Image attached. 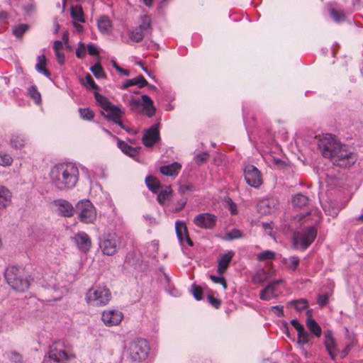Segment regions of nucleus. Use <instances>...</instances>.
Returning <instances> with one entry per match:
<instances>
[{"instance_id": "1", "label": "nucleus", "mask_w": 363, "mask_h": 363, "mask_svg": "<svg viewBox=\"0 0 363 363\" xmlns=\"http://www.w3.org/2000/svg\"><path fill=\"white\" fill-rule=\"evenodd\" d=\"M318 147L325 158L330 159L333 165L341 168H350L357 160V154L331 134H325L320 138Z\"/></svg>"}, {"instance_id": "2", "label": "nucleus", "mask_w": 363, "mask_h": 363, "mask_svg": "<svg viewBox=\"0 0 363 363\" xmlns=\"http://www.w3.org/2000/svg\"><path fill=\"white\" fill-rule=\"evenodd\" d=\"M79 169L74 164L60 163L52 167L50 177L52 184L60 191L74 188L79 179Z\"/></svg>"}, {"instance_id": "3", "label": "nucleus", "mask_w": 363, "mask_h": 363, "mask_svg": "<svg viewBox=\"0 0 363 363\" xmlns=\"http://www.w3.org/2000/svg\"><path fill=\"white\" fill-rule=\"evenodd\" d=\"M75 358L72 345L66 340H57L49 346L43 363H68Z\"/></svg>"}, {"instance_id": "4", "label": "nucleus", "mask_w": 363, "mask_h": 363, "mask_svg": "<svg viewBox=\"0 0 363 363\" xmlns=\"http://www.w3.org/2000/svg\"><path fill=\"white\" fill-rule=\"evenodd\" d=\"M150 350L148 342L143 338H137L130 342L127 353V361L140 363L145 360Z\"/></svg>"}, {"instance_id": "5", "label": "nucleus", "mask_w": 363, "mask_h": 363, "mask_svg": "<svg viewBox=\"0 0 363 363\" xmlns=\"http://www.w3.org/2000/svg\"><path fill=\"white\" fill-rule=\"evenodd\" d=\"M142 101L140 99L132 97L129 101V107L131 111L138 114H143L148 118L152 117L156 112L153 101L147 95L141 96Z\"/></svg>"}, {"instance_id": "6", "label": "nucleus", "mask_w": 363, "mask_h": 363, "mask_svg": "<svg viewBox=\"0 0 363 363\" xmlns=\"http://www.w3.org/2000/svg\"><path fill=\"white\" fill-rule=\"evenodd\" d=\"M4 276L7 284L16 291L23 292L29 287V281L23 277L19 269L16 267H8Z\"/></svg>"}, {"instance_id": "7", "label": "nucleus", "mask_w": 363, "mask_h": 363, "mask_svg": "<svg viewBox=\"0 0 363 363\" xmlns=\"http://www.w3.org/2000/svg\"><path fill=\"white\" fill-rule=\"evenodd\" d=\"M111 294L106 287L96 286L90 289L86 295L88 303L96 306H103L108 303Z\"/></svg>"}, {"instance_id": "8", "label": "nucleus", "mask_w": 363, "mask_h": 363, "mask_svg": "<svg viewBox=\"0 0 363 363\" xmlns=\"http://www.w3.org/2000/svg\"><path fill=\"white\" fill-rule=\"evenodd\" d=\"M75 213L84 223H93L96 218V211L92 203L87 199L81 200L75 206Z\"/></svg>"}, {"instance_id": "9", "label": "nucleus", "mask_w": 363, "mask_h": 363, "mask_svg": "<svg viewBox=\"0 0 363 363\" xmlns=\"http://www.w3.org/2000/svg\"><path fill=\"white\" fill-rule=\"evenodd\" d=\"M152 30L151 18L148 16L141 17V23L138 26L128 33L130 39L135 43L141 42L145 36L151 34Z\"/></svg>"}, {"instance_id": "10", "label": "nucleus", "mask_w": 363, "mask_h": 363, "mask_svg": "<svg viewBox=\"0 0 363 363\" xmlns=\"http://www.w3.org/2000/svg\"><path fill=\"white\" fill-rule=\"evenodd\" d=\"M244 177L246 183L252 187L258 188L262 184L260 171L252 164H247L245 167Z\"/></svg>"}, {"instance_id": "11", "label": "nucleus", "mask_w": 363, "mask_h": 363, "mask_svg": "<svg viewBox=\"0 0 363 363\" xmlns=\"http://www.w3.org/2000/svg\"><path fill=\"white\" fill-rule=\"evenodd\" d=\"M218 218L210 213H202L195 216L194 223L202 229L212 230L216 225Z\"/></svg>"}, {"instance_id": "12", "label": "nucleus", "mask_w": 363, "mask_h": 363, "mask_svg": "<svg viewBox=\"0 0 363 363\" xmlns=\"http://www.w3.org/2000/svg\"><path fill=\"white\" fill-rule=\"evenodd\" d=\"M279 201L277 198H266L257 203V210L260 214L268 215L274 213L279 208Z\"/></svg>"}, {"instance_id": "13", "label": "nucleus", "mask_w": 363, "mask_h": 363, "mask_svg": "<svg viewBox=\"0 0 363 363\" xmlns=\"http://www.w3.org/2000/svg\"><path fill=\"white\" fill-rule=\"evenodd\" d=\"M119 245V240L116 235H108L103 240L99 243V246L104 255L111 256L113 255L118 249Z\"/></svg>"}, {"instance_id": "14", "label": "nucleus", "mask_w": 363, "mask_h": 363, "mask_svg": "<svg viewBox=\"0 0 363 363\" xmlns=\"http://www.w3.org/2000/svg\"><path fill=\"white\" fill-rule=\"evenodd\" d=\"M317 235V230L314 226L306 228L303 233H298L294 238L298 240L303 250L307 249L313 242Z\"/></svg>"}, {"instance_id": "15", "label": "nucleus", "mask_w": 363, "mask_h": 363, "mask_svg": "<svg viewBox=\"0 0 363 363\" xmlns=\"http://www.w3.org/2000/svg\"><path fill=\"white\" fill-rule=\"evenodd\" d=\"M323 344L330 357L333 360H335L338 350L337 344L332 330H328L324 332Z\"/></svg>"}, {"instance_id": "16", "label": "nucleus", "mask_w": 363, "mask_h": 363, "mask_svg": "<svg viewBox=\"0 0 363 363\" xmlns=\"http://www.w3.org/2000/svg\"><path fill=\"white\" fill-rule=\"evenodd\" d=\"M160 139L159 124H155L145 131L142 140L145 146L151 147L157 143Z\"/></svg>"}, {"instance_id": "17", "label": "nucleus", "mask_w": 363, "mask_h": 363, "mask_svg": "<svg viewBox=\"0 0 363 363\" xmlns=\"http://www.w3.org/2000/svg\"><path fill=\"white\" fill-rule=\"evenodd\" d=\"M123 318V313L116 310L105 311L102 313L101 319L107 326L118 325Z\"/></svg>"}, {"instance_id": "18", "label": "nucleus", "mask_w": 363, "mask_h": 363, "mask_svg": "<svg viewBox=\"0 0 363 363\" xmlns=\"http://www.w3.org/2000/svg\"><path fill=\"white\" fill-rule=\"evenodd\" d=\"M53 203L57 207L59 214L62 216L72 217L75 213V208L67 200L57 199L54 201Z\"/></svg>"}, {"instance_id": "19", "label": "nucleus", "mask_w": 363, "mask_h": 363, "mask_svg": "<svg viewBox=\"0 0 363 363\" xmlns=\"http://www.w3.org/2000/svg\"><path fill=\"white\" fill-rule=\"evenodd\" d=\"M175 230L177 236L181 242L186 240L189 246L192 247L194 245V242L189 237V231L184 221H177L175 224Z\"/></svg>"}, {"instance_id": "20", "label": "nucleus", "mask_w": 363, "mask_h": 363, "mask_svg": "<svg viewBox=\"0 0 363 363\" xmlns=\"http://www.w3.org/2000/svg\"><path fill=\"white\" fill-rule=\"evenodd\" d=\"M101 113L108 121H113L121 118L124 114V112L118 106L113 104H111L106 110Z\"/></svg>"}, {"instance_id": "21", "label": "nucleus", "mask_w": 363, "mask_h": 363, "mask_svg": "<svg viewBox=\"0 0 363 363\" xmlns=\"http://www.w3.org/2000/svg\"><path fill=\"white\" fill-rule=\"evenodd\" d=\"M74 240L79 249L85 252L89 251L91 246V239L84 232L77 233L74 236Z\"/></svg>"}, {"instance_id": "22", "label": "nucleus", "mask_w": 363, "mask_h": 363, "mask_svg": "<svg viewBox=\"0 0 363 363\" xmlns=\"http://www.w3.org/2000/svg\"><path fill=\"white\" fill-rule=\"evenodd\" d=\"M234 255L235 252L231 250L220 257L218 264V272L219 274H223L227 270Z\"/></svg>"}, {"instance_id": "23", "label": "nucleus", "mask_w": 363, "mask_h": 363, "mask_svg": "<svg viewBox=\"0 0 363 363\" xmlns=\"http://www.w3.org/2000/svg\"><path fill=\"white\" fill-rule=\"evenodd\" d=\"M118 140V147L121 150V151L125 153V155L130 156V157H135L139 154L140 147H133L128 145L127 143L118 139L117 138Z\"/></svg>"}, {"instance_id": "24", "label": "nucleus", "mask_w": 363, "mask_h": 363, "mask_svg": "<svg viewBox=\"0 0 363 363\" xmlns=\"http://www.w3.org/2000/svg\"><path fill=\"white\" fill-rule=\"evenodd\" d=\"M182 165L179 162H174L170 164L162 166L160 171L163 175L174 176L179 174Z\"/></svg>"}, {"instance_id": "25", "label": "nucleus", "mask_w": 363, "mask_h": 363, "mask_svg": "<svg viewBox=\"0 0 363 363\" xmlns=\"http://www.w3.org/2000/svg\"><path fill=\"white\" fill-rule=\"evenodd\" d=\"M133 85H138V88L141 89L148 86V82L143 75H139L135 78L125 80L121 88L125 89Z\"/></svg>"}, {"instance_id": "26", "label": "nucleus", "mask_w": 363, "mask_h": 363, "mask_svg": "<svg viewBox=\"0 0 363 363\" xmlns=\"http://www.w3.org/2000/svg\"><path fill=\"white\" fill-rule=\"evenodd\" d=\"M145 184L149 190L154 194H157L162 186L160 180L152 175H149L145 178Z\"/></svg>"}, {"instance_id": "27", "label": "nucleus", "mask_w": 363, "mask_h": 363, "mask_svg": "<svg viewBox=\"0 0 363 363\" xmlns=\"http://www.w3.org/2000/svg\"><path fill=\"white\" fill-rule=\"evenodd\" d=\"M306 325L311 334L317 337L322 335V329L318 323L313 318H306Z\"/></svg>"}, {"instance_id": "28", "label": "nucleus", "mask_w": 363, "mask_h": 363, "mask_svg": "<svg viewBox=\"0 0 363 363\" xmlns=\"http://www.w3.org/2000/svg\"><path fill=\"white\" fill-rule=\"evenodd\" d=\"M172 190L170 186H162L157 193V200L161 205H164L165 201L168 200L169 196L172 195Z\"/></svg>"}, {"instance_id": "29", "label": "nucleus", "mask_w": 363, "mask_h": 363, "mask_svg": "<svg viewBox=\"0 0 363 363\" xmlns=\"http://www.w3.org/2000/svg\"><path fill=\"white\" fill-rule=\"evenodd\" d=\"M308 198L302 194H296L292 198V204L294 207L297 208H303L307 205L308 203Z\"/></svg>"}, {"instance_id": "30", "label": "nucleus", "mask_w": 363, "mask_h": 363, "mask_svg": "<svg viewBox=\"0 0 363 363\" xmlns=\"http://www.w3.org/2000/svg\"><path fill=\"white\" fill-rule=\"evenodd\" d=\"M11 193L4 186L0 188V205L5 208L11 203Z\"/></svg>"}, {"instance_id": "31", "label": "nucleus", "mask_w": 363, "mask_h": 363, "mask_svg": "<svg viewBox=\"0 0 363 363\" xmlns=\"http://www.w3.org/2000/svg\"><path fill=\"white\" fill-rule=\"evenodd\" d=\"M46 57L44 55L38 57V63L36 64V69L38 72H42L46 77H50L51 74L50 71L46 69Z\"/></svg>"}, {"instance_id": "32", "label": "nucleus", "mask_w": 363, "mask_h": 363, "mask_svg": "<svg viewBox=\"0 0 363 363\" xmlns=\"http://www.w3.org/2000/svg\"><path fill=\"white\" fill-rule=\"evenodd\" d=\"M330 17L337 23H341L346 20V15L342 10H337L335 8L329 9Z\"/></svg>"}, {"instance_id": "33", "label": "nucleus", "mask_w": 363, "mask_h": 363, "mask_svg": "<svg viewBox=\"0 0 363 363\" xmlns=\"http://www.w3.org/2000/svg\"><path fill=\"white\" fill-rule=\"evenodd\" d=\"M94 95L97 104L104 111L106 110L107 108H108L112 104L108 98L101 95L99 92L95 91Z\"/></svg>"}, {"instance_id": "34", "label": "nucleus", "mask_w": 363, "mask_h": 363, "mask_svg": "<svg viewBox=\"0 0 363 363\" xmlns=\"http://www.w3.org/2000/svg\"><path fill=\"white\" fill-rule=\"evenodd\" d=\"M71 17L77 21L84 22V12L81 6L71 7Z\"/></svg>"}, {"instance_id": "35", "label": "nucleus", "mask_w": 363, "mask_h": 363, "mask_svg": "<svg viewBox=\"0 0 363 363\" xmlns=\"http://www.w3.org/2000/svg\"><path fill=\"white\" fill-rule=\"evenodd\" d=\"M91 72L93 73L95 77L97 79H105L106 78V74L100 63V62H96L93 66L90 68Z\"/></svg>"}, {"instance_id": "36", "label": "nucleus", "mask_w": 363, "mask_h": 363, "mask_svg": "<svg viewBox=\"0 0 363 363\" xmlns=\"http://www.w3.org/2000/svg\"><path fill=\"white\" fill-rule=\"evenodd\" d=\"M10 143L13 148L21 149L24 147L26 140L18 135H13L10 140Z\"/></svg>"}, {"instance_id": "37", "label": "nucleus", "mask_w": 363, "mask_h": 363, "mask_svg": "<svg viewBox=\"0 0 363 363\" xmlns=\"http://www.w3.org/2000/svg\"><path fill=\"white\" fill-rule=\"evenodd\" d=\"M98 28L103 33H107L111 28V21L107 16H102L98 21Z\"/></svg>"}, {"instance_id": "38", "label": "nucleus", "mask_w": 363, "mask_h": 363, "mask_svg": "<svg viewBox=\"0 0 363 363\" xmlns=\"http://www.w3.org/2000/svg\"><path fill=\"white\" fill-rule=\"evenodd\" d=\"M28 28L29 26L28 24L21 23L13 28V33L16 38H21Z\"/></svg>"}, {"instance_id": "39", "label": "nucleus", "mask_w": 363, "mask_h": 363, "mask_svg": "<svg viewBox=\"0 0 363 363\" xmlns=\"http://www.w3.org/2000/svg\"><path fill=\"white\" fill-rule=\"evenodd\" d=\"M79 113L81 118L86 121H92L95 116L94 111L89 108H79Z\"/></svg>"}, {"instance_id": "40", "label": "nucleus", "mask_w": 363, "mask_h": 363, "mask_svg": "<svg viewBox=\"0 0 363 363\" xmlns=\"http://www.w3.org/2000/svg\"><path fill=\"white\" fill-rule=\"evenodd\" d=\"M293 305L295 309L298 311H301L302 310L306 309L308 307V301L305 298H300L298 300H294L290 303Z\"/></svg>"}, {"instance_id": "41", "label": "nucleus", "mask_w": 363, "mask_h": 363, "mask_svg": "<svg viewBox=\"0 0 363 363\" xmlns=\"http://www.w3.org/2000/svg\"><path fill=\"white\" fill-rule=\"evenodd\" d=\"M257 260L264 262L266 260H272L275 258V253L271 250H265L257 255Z\"/></svg>"}, {"instance_id": "42", "label": "nucleus", "mask_w": 363, "mask_h": 363, "mask_svg": "<svg viewBox=\"0 0 363 363\" xmlns=\"http://www.w3.org/2000/svg\"><path fill=\"white\" fill-rule=\"evenodd\" d=\"M28 95L38 104L41 103V95L35 86H31L28 89Z\"/></svg>"}, {"instance_id": "43", "label": "nucleus", "mask_w": 363, "mask_h": 363, "mask_svg": "<svg viewBox=\"0 0 363 363\" xmlns=\"http://www.w3.org/2000/svg\"><path fill=\"white\" fill-rule=\"evenodd\" d=\"M267 279V272L264 269L258 271L253 277V281L257 284H262Z\"/></svg>"}, {"instance_id": "44", "label": "nucleus", "mask_w": 363, "mask_h": 363, "mask_svg": "<svg viewBox=\"0 0 363 363\" xmlns=\"http://www.w3.org/2000/svg\"><path fill=\"white\" fill-rule=\"evenodd\" d=\"M309 342V334L305 330L298 333L297 343L299 345H303Z\"/></svg>"}, {"instance_id": "45", "label": "nucleus", "mask_w": 363, "mask_h": 363, "mask_svg": "<svg viewBox=\"0 0 363 363\" xmlns=\"http://www.w3.org/2000/svg\"><path fill=\"white\" fill-rule=\"evenodd\" d=\"M209 158V154L207 152H202L194 157V161L198 165H201Z\"/></svg>"}, {"instance_id": "46", "label": "nucleus", "mask_w": 363, "mask_h": 363, "mask_svg": "<svg viewBox=\"0 0 363 363\" xmlns=\"http://www.w3.org/2000/svg\"><path fill=\"white\" fill-rule=\"evenodd\" d=\"M192 294L194 297L197 301H201L203 298V290L200 286L194 284L191 286Z\"/></svg>"}, {"instance_id": "47", "label": "nucleus", "mask_w": 363, "mask_h": 363, "mask_svg": "<svg viewBox=\"0 0 363 363\" xmlns=\"http://www.w3.org/2000/svg\"><path fill=\"white\" fill-rule=\"evenodd\" d=\"M12 162L13 159L9 154L0 152V165L10 166Z\"/></svg>"}, {"instance_id": "48", "label": "nucleus", "mask_w": 363, "mask_h": 363, "mask_svg": "<svg viewBox=\"0 0 363 363\" xmlns=\"http://www.w3.org/2000/svg\"><path fill=\"white\" fill-rule=\"evenodd\" d=\"M283 281L282 279H277V280H274L273 281H271L270 283H269L266 287L264 288L267 291H269L272 296L274 294L275 290H276V287L277 286L281 283Z\"/></svg>"}, {"instance_id": "49", "label": "nucleus", "mask_w": 363, "mask_h": 363, "mask_svg": "<svg viewBox=\"0 0 363 363\" xmlns=\"http://www.w3.org/2000/svg\"><path fill=\"white\" fill-rule=\"evenodd\" d=\"M85 81H86V85L88 86L87 89H94V90L99 89L98 85L95 83L92 77L89 74H86V75L85 77Z\"/></svg>"}, {"instance_id": "50", "label": "nucleus", "mask_w": 363, "mask_h": 363, "mask_svg": "<svg viewBox=\"0 0 363 363\" xmlns=\"http://www.w3.org/2000/svg\"><path fill=\"white\" fill-rule=\"evenodd\" d=\"M226 236L229 240H234L242 238V233L240 230L233 229L226 233Z\"/></svg>"}, {"instance_id": "51", "label": "nucleus", "mask_w": 363, "mask_h": 363, "mask_svg": "<svg viewBox=\"0 0 363 363\" xmlns=\"http://www.w3.org/2000/svg\"><path fill=\"white\" fill-rule=\"evenodd\" d=\"M328 299L329 296L327 294H320L317 298V303L322 308L328 304Z\"/></svg>"}, {"instance_id": "52", "label": "nucleus", "mask_w": 363, "mask_h": 363, "mask_svg": "<svg viewBox=\"0 0 363 363\" xmlns=\"http://www.w3.org/2000/svg\"><path fill=\"white\" fill-rule=\"evenodd\" d=\"M210 279L216 284H220L225 289H227V283L223 277L210 275Z\"/></svg>"}, {"instance_id": "53", "label": "nucleus", "mask_w": 363, "mask_h": 363, "mask_svg": "<svg viewBox=\"0 0 363 363\" xmlns=\"http://www.w3.org/2000/svg\"><path fill=\"white\" fill-rule=\"evenodd\" d=\"M207 298L209 301V303L215 308H219L221 305V301L218 298H216L213 296V294H208L207 296Z\"/></svg>"}, {"instance_id": "54", "label": "nucleus", "mask_w": 363, "mask_h": 363, "mask_svg": "<svg viewBox=\"0 0 363 363\" xmlns=\"http://www.w3.org/2000/svg\"><path fill=\"white\" fill-rule=\"evenodd\" d=\"M195 190V186L191 184H186L180 185L179 191L180 194H184L186 191H193Z\"/></svg>"}, {"instance_id": "55", "label": "nucleus", "mask_w": 363, "mask_h": 363, "mask_svg": "<svg viewBox=\"0 0 363 363\" xmlns=\"http://www.w3.org/2000/svg\"><path fill=\"white\" fill-rule=\"evenodd\" d=\"M86 50L84 44L82 43H79L78 48L76 50V56L78 58H83L85 56Z\"/></svg>"}, {"instance_id": "56", "label": "nucleus", "mask_w": 363, "mask_h": 363, "mask_svg": "<svg viewBox=\"0 0 363 363\" xmlns=\"http://www.w3.org/2000/svg\"><path fill=\"white\" fill-rule=\"evenodd\" d=\"M299 258L296 256H292L290 257V264L289 266V268L293 271H295L298 264H299Z\"/></svg>"}, {"instance_id": "57", "label": "nucleus", "mask_w": 363, "mask_h": 363, "mask_svg": "<svg viewBox=\"0 0 363 363\" xmlns=\"http://www.w3.org/2000/svg\"><path fill=\"white\" fill-rule=\"evenodd\" d=\"M354 346V344L352 342H350L349 344H347L345 348L341 351V353H340V357L342 359H344L345 357H346L348 354L350 353L351 349Z\"/></svg>"}, {"instance_id": "58", "label": "nucleus", "mask_w": 363, "mask_h": 363, "mask_svg": "<svg viewBox=\"0 0 363 363\" xmlns=\"http://www.w3.org/2000/svg\"><path fill=\"white\" fill-rule=\"evenodd\" d=\"M291 324L297 330L298 333H301L304 330V327L296 319L291 320Z\"/></svg>"}, {"instance_id": "59", "label": "nucleus", "mask_w": 363, "mask_h": 363, "mask_svg": "<svg viewBox=\"0 0 363 363\" xmlns=\"http://www.w3.org/2000/svg\"><path fill=\"white\" fill-rule=\"evenodd\" d=\"M87 52L90 55H98L99 54V50L93 44L87 45Z\"/></svg>"}, {"instance_id": "60", "label": "nucleus", "mask_w": 363, "mask_h": 363, "mask_svg": "<svg viewBox=\"0 0 363 363\" xmlns=\"http://www.w3.org/2000/svg\"><path fill=\"white\" fill-rule=\"evenodd\" d=\"M113 67L120 73L125 76H129L130 72L127 69H125L122 67H121L115 61H113Z\"/></svg>"}, {"instance_id": "61", "label": "nucleus", "mask_w": 363, "mask_h": 363, "mask_svg": "<svg viewBox=\"0 0 363 363\" xmlns=\"http://www.w3.org/2000/svg\"><path fill=\"white\" fill-rule=\"evenodd\" d=\"M55 53L57 61L58 64L60 65H63L65 62V54L60 51L55 52Z\"/></svg>"}, {"instance_id": "62", "label": "nucleus", "mask_w": 363, "mask_h": 363, "mask_svg": "<svg viewBox=\"0 0 363 363\" xmlns=\"http://www.w3.org/2000/svg\"><path fill=\"white\" fill-rule=\"evenodd\" d=\"M271 294L267 291L265 289H262L261 291H260V294H259V298L260 299L262 300H264V301H268L271 298L272 296L270 295Z\"/></svg>"}, {"instance_id": "63", "label": "nucleus", "mask_w": 363, "mask_h": 363, "mask_svg": "<svg viewBox=\"0 0 363 363\" xmlns=\"http://www.w3.org/2000/svg\"><path fill=\"white\" fill-rule=\"evenodd\" d=\"M63 49L62 42L60 40H55L53 44V50L55 52H60Z\"/></svg>"}, {"instance_id": "64", "label": "nucleus", "mask_w": 363, "mask_h": 363, "mask_svg": "<svg viewBox=\"0 0 363 363\" xmlns=\"http://www.w3.org/2000/svg\"><path fill=\"white\" fill-rule=\"evenodd\" d=\"M11 359L15 362H21L22 357L17 352H13L11 353Z\"/></svg>"}]
</instances>
